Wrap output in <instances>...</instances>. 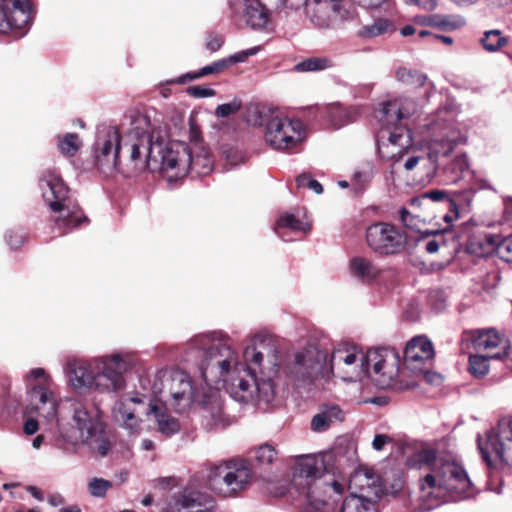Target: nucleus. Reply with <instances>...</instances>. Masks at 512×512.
Masks as SVG:
<instances>
[{
	"mask_svg": "<svg viewBox=\"0 0 512 512\" xmlns=\"http://www.w3.org/2000/svg\"><path fill=\"white\" fill-rule=\"evenodd\" d=\"M408 236L394 225L376 222L366 229V242L369 248L380 255H393L403 250Z\"/></svg>",
	"mask_w": 512,
	"mask_h": 512,
	"instance_id": "23",
	"label": "nucleus"
},
{
	"mask_svg": "<svg viewBox=\"0 0 512 512\" xmlns=\"http://www.w3.org/2000/svg\"><path fill=\"white\" fill-rule=\"evenodd\" d=\"M356 111L353 108L343 107L335 104L327 109V118L335 128H340L355 120Z\"/></svg>",
	"mask_w": 512,
	"mask_h": 512,
	"instance_id": "36",
	"label": "nucleus"
},
{
	"mask_svg": "<svg viewBox=\"0 0 512 512\" xmlns=\"http://www.w3.org/2000/svg\"><path fill=\"white\" fill-rule=\"evenodd\" d=\"M275 233L284 241H292L289 233L296 237H302L311 230V222L305 212L282 214L275 225Z\"/></svg>",
	"mask_w": 512,
	"mask_h": 512,
	"instance_id": "26",
	"label": "nucleus"
},
{
	"mask_svg": "<svg viewBox=\"0 0 512 512\" xmlns=\"http://www.w3.org/2000/svg\"><path fill=\"white\" fill-rule=\"evenodd\" d=\"M224 43V40L221 36L211 35L208 37L206 41V47L208 50L212 52L218 51Z\"/></svg>",
	"mask_w": 512,
	"mask_h": 512,
	"instance_id": "56",
	"label": "nucleus"
},
{
	"mask_svg": "<svg viewBox=\"0 0 512 512\" xmlns=\"http://www.w3.org/2000/svg\"><path fill=\"white\" fill-rule=\"evenodd\" d=\"M407 464L424 472L419 480V500L424 510L473 495L472 482L464 467L434 449L415 452Z\"/></svg>",
	"mask_w": 512,
	"mask_h": 512,
	"instance_id": "3",
	"label": "nucleus"
},
{
	"mask_svg": "<svg viewBox=\"0 0 512 512\" xmlns=\"http://www.w3.org/2000/svg\"><path fill=\"white\" fill-rule=\"evenodd\" d=\"M111 487L112 483L103 478H92L88 484L89 493L94 497H104Z\"/></svg>",
	"mask_w": 512,
	"mask_h": 512,
	"instance_id": "43",
	"label": "nucleus"
},
{
	"mask_svg": "<svg viewBox=\"0 0 512 512\" xmlns=\"http://www.w3.org/2000/svg\"><path fill=\"white\" fill-rule=\"evenodd\" d=\"M375 176V167L373 162L365 161L361 163L354 171L352 176V185L356 193H361L372 181Z\"/></svg>",
	"mask_w": 512,
	"mask_h": 512,
	"instance_id": "34",
	"label": "nucleus"
},
{
	"mask_svg": "<svg viewBox=\"0 0 512 512\" xmlns=\"http://www.w3.org/2000/svg\"><path fill=\"white\" fill-rule=\"evenodd\" d=\"M440 241L436 239H431L426 242V251L428 253H436L439 250Z\"/></svg>",
	"mask_w": 512,
	"mask_h": 512,
	"instance_id": "61",
	"label": "nucleus"
},
{
	"mask_svg": "<svg viewBox=\"0 0 512 512\" xmlns=\"http://www.w3.org/2000/svg\"><path fill=\"white\" fill-rule=\"evenodd\" d=\"M296 184L299 188H307L316 194H321L323 192L322 185L317 180L311 178L308 174L299 175L296 178Z\"/></svg>",
	"mask_w": 512,
	"mask_h": 512,
	"instance_id": "46",
	"label": "nucleus"
},
{
	"mask_svg": "<svg viewBox=\"0 0 512 512\" xmlns=\"http://www.w3.org/2000/svg\"><path fill=\"white\" fill-rule=\"evenodd\" d=\"M406 156H407V159L405 160L403 167L406 171H411L417 166L421 157L418 155H414V154L410 155V153Z\"/></svg>",
	"mask_w": 512,
	"mask_h": 512,
	"instance_id": "59",
	"label": "nucleus"
},
{
	"mask_svg": "<svg viewBox=\"0 0 512 512\" xmlns=\"http://www.w3.org/2000/svg\"><path fill=\"white\" fill-rule=\"evenodd\" d=\"M255 457L261 464H271L277 458V451L271 445L265 444L256 450Z\"/></svg>",
	"mask_w": 512,
	"mask_h": 512,
	"instance_id": "45",
	"label": "nucleus"
},
{
	"mask_svg": "<svg viewBox=\"0 0 512 512\" xmlns=\"http://www.w3.org/2000/svg\"><path fill=\"white\" fill-rule=\"evenodd\" d=\"M479 43L486 52L496 53L506 47L509 39L498 29L487 30L479 39Z\"/></svg>",
	"mask_w": 512,
	"mask_h": 512,
	"instance_id": "35",
	"label": "nucleus"
},
{
	"mask_svg": "<svg viewBox=\"0 0 512 512\" xmlns=\"http://www.w3.org/2000/svg\"><path fill=\"white\" fill-rule=\"evenodd\" d=\"M344 418L345 413L338 405L326 404L311 419V429L314 432H324L332 424L342 422Z\"/></svg>",
	"mask_w": 512,
	"mask_h": 512,
	"instance_id": "32",
	"label": "nucleus"
},
{
	"mask_svg": "<svg viewBox=\"0 0 512 512\" xmlns=\"http://www.w3.org/2000/svg\"><path fill=\"white\" fill-rule=\"evenodd\" d=\"M57 146L59 151L65 156H74L82 146L78 134L66 133L57 137Z\"/></svg>",
	"mask_w": 512,
	"mask_h": 512,
	"instance_id": "40",
	"label": "nucleus"
},
{
	"mask_svg": "<svg viewBox=\"0 0 512 512\" xmlns=\"http://www.w3.org/2000/svg\"><path fill=\"white\" fill-rule=\"evenodd\" d=\"M138 363L135 352L117 350L91 358L68 357L63 372L68 386L75 392L117 394L126 389L125 375Z\"/></svg>",
	"mask_w": 512,
	"mask_h": 512,
	"instance_id": "4",
	"label": "nucleus"
},
{
	"mask_svg": "<svg viewBox=\"0 0 512 512\" xmlns=\"http://www.w3.org/2000/svg\"><path fill=\"white\" fill-rule=\"evenodd\" d=\"M214 66V71L218 74L222 72L229 64L228 58L220 59L212 63Z\"/></svg>",
	"mask_w": 512,
	"mask_h": 512,
	"instance_id": "62",
	"label": "nucleus"
},
{
	"mask_svg": "<svg viewBox=\"0 0 512 512\" xmlns=\"http://www.w3.org/2000/svg\"><path fill=\"white\" fill-rule=\"evenodd\" d=\"M413 375L416 377H419L427 384H430L432 386H439L443 382V377L441 374L437 372H433L430 370V365H427L425 369L421 372H415Z\"/></svg>",
	"mask_w": 512,
	"mask_h": 512,
	"instance_id": "47",
	"label": "nucleus"
},
{
	"mask_svg": "<svg viewBox=\"0 0 512 512\" xmlns=\"http://www.w3.org/2000/svg\"><path fill=\"white\" fill-rule=\"evenodd\" d=\"M25 234L21 230H8L5 234L6 243L12 248L17 249L25 242Z\"/></svg>",
	"mask_w": 512,
	"mask_h": 512,
	"instance_id": "48",
	"label": "nucleus"
},
{
	"mask_svg": "<svg viewBox=\"0 0 512 512\" xmlns=\"http://www.w3.org/2000/svg\"><path fill=\"white\" fill-rule=\"evenodd\" d=\"M228 342L229 336L219 332L199 334L189 341L190 347L204 351L202 378L215 389L224 388L238 402L270 403L282 363L275 340L266 333L251 336L243 348V362Z\"/></svg>",
	"mask_w": 512,
	"mask_h": 512,
	"instance_id": "1",
	"label": "nucleus"
},
{
	"mask_svg": "<svg viewBox=\"0 0 512 512\" xmlns=\"http://www.w3.org/2000/svg\"><path fill=\"white\" fill-rule=\"evenodd\" d=\"M123 140L122 120L118 126L101 125L97 128L93 158L101 173L110 175L118 168L120 153L123 151Z\"/></svg>",
	"mask_w": 512,
	"mask_h": 512,
	"instance_id": "19",
	"label": "nucleus"
},
{
	"mask_svg": "<svg viewBox=\"0 0 512 512\" xmlns=\"http://www.w3.org/2000/svg\"><path fill=\"white\" fill-rule=\"evenodd\" d=\"M327 352L309 345L297 350L283 368L287 381L295 387H308L328 381Z\"/></svg>",
	"mask_w": 512,
	"mask_h": 512,
	"instance_id": "12",
	"label": "nucleus"
},
{
	"mask_svg": "<svg viewBox=\"0 0 512 512\" xmlns=\"http://www.w3.org/2000/svg\"><path fill=\"white\" fill-rule=\"evenodd\" d=\"M166 164V176L169 181L184 178L189 172L195 176H206L213 170V159L209 150L199 140L190 144L172 141Z\"/></svg>",
	"mask_w": 512,
	"mask_h": 512,
	"instance_id": "10",
	"label": "nucleus"
},
{
	"mask_svg": "<svg viewBox=\"0 0 512 512\" xmlns=\"http://www.w3.org/2000/svg\"><path fill=\"white\" fill-rule=\"evenodd\" d=\"M259 50V47H251L249 49L236 52L233 55L227 57L229 60V64L243 63L249 57L256 55L259 52Z\"/></svg>",
	"mask_w": 512,
	"mask_h": 512,
	"instance_id": "49",
	"label": "nucleus"
},
{
	"mask_svg": "<svg viewBox=\"0 0 512 512\" xmlns=\"http://www.w3.org/2000/svg\"><path fill=\"white\" fill-rule=\"evenodd\" d=\"M38 429H39V424H38L37 420H35V419H28L24 423L23 430H24V433L27 435L35 434L38 431Z\"/></svg>",
	"mask_w": 512,
	"mask_h": 512,
	"instance_id": "60",
	"label": "nucleus"
},
{
	"mask_svg": "<svg viewBox=\"0 0 512 512\" xmlns=\"http://www.w3.org/2000/svg\"><path fill=\"white\" fill-rule=\"evenodd\" d=\"M426 202L427 200L424 197V193H422L421 195L412 198L410 204L414 208H422Z\"/></svg>",
	"mask_w": 512,
	"mask_h": 512,
	"instance_id": "63",
	"label": "nucleus"
},
{
	"mask_svg": "<svg viewBox=\"0 0 512 512\" xmlns=\"http://www.w3.org/2000/svg\"><path fill=\"white\" fill-rule=\"evenodd\" d=\"M482 459L489 467L512 466V418L502 419L485 437H477Z\"/></svg>",
	"mask_w": 512,
	"mask_h": 512,
	"instance_id": "16",
	"label": "nucleus"
},
{
	"mask_svg": "<svg viewBox=\"0 0 512 512\" xmlns=\"http://www.w3.org/2000/svg\"><path fill=\"white\" fill-rule=\"evenodd\" d=\"M156 412V402L147 394L131 391L120 395L112 407V416L115 422L131 433L140 430L144 416Z\"/></svg>",
	"mask_w": 512,
	"mask_h": 512,
	"instance_id": "17",
	"label": "nucleus"
},
{
	"mask_svg": "<svg viewBox=\"0 0 512 512\" xmlns=\"http://www.w3.org/2000/svg\"><path fill=\"white\" fill-rule=\"evenodd\" d=\"M227 161L232 165H237L239 162L243 161V156L238 152H233L232 154L226 155Z\"/></svg>",
	"mask_w": 512,
	"mask_h": 512,
	"instance_id": "64",
	"label": "nucleus"
},
{
	"mask_svg": "<svg viewBox=\"0 0 512 512\" xmlns=\"http://www.w3.org/2000/svg\"><path fill=\"white\" fill-rule=\"evenodd\" d=\"M328 379L334 375L343 381L353 382L367 375V351L352 343H338L327 355Z\"/></svg>",
	"mask_w": 512,
	"mask_h": 512,
	"instance_id": "15",
	"label": "nucleus"
},
{
	"mask_svg": "<svg viewBox=\"0 0 512 512\" xmlns=\"http://www.w3.org/2000/svg\"><path fill=\"white\" fill-rule=\"evenodd\" d=\"M348 269L352 278L366 285L375 283L384 271L377 262L361 255L349 260Z\"/></svg>",
	"mask_w": 512,
	"mask_h": 512,
	"instance_id": "27",
	"label": "nucleus"
},
{
	"mask_svg": "<svg viewBox=\"0 0 512 512\" xmlns=\"http://www.w3.org/2000/svg\"><path fill=\"white\" fill-rule=\"evenodd\" d=\"M352 494L379 498L382 493L380 476L367 466H360L350 475L348 482L332 464L331 454L304 455L293 467L288 494L311 511L333 506L346 489Z\"/></svg>",
	"mask_w": 512,
	"mask_h": 512,
	"instance_id": "2",
	"label": "nucleus"
},
{
	"mask_svg": "<svg viewBox=\"0 0 512 512\" xmlns=\"http://www.w3.org/2000/svg\"><path fill=\"white\" fill-rule=\"evenodd\" d=\"M159 371H157L152 380V394L155 398H159L163 393L167 392V382L158 379Z\"/></svg>",
	"mask_w": 512,
	"mask_h": 512,
	"instance_id": "53",
	"label": "nucleus"
},
{
	"mask_svg": "<svg viewBox=\"0 0 512 512\" xmlns=\"http://www.w3.org/2000/svg\"><path fill=\"white\" fill-rule=\"evenodd\" d=\"M424 197L426 200H431L433 202H441L443 200L450 199L445 191L442 190H430L427 192H424Z\"/></svg>",
	"mask_w": 512,
	"mask_h": 512,
	"instance_id": "55",
	"label": "nucleus"
},
{
	"mask_svg": "<svg viewBox=\"0 0 512 512\" xmlns=\"http://www.w3.org/2000/svg\"><path fill=\"white\" fill-rule=\"evenodd\" d=\"M498 251L508 262H512V235L499 244Z\"/></svg>",
	"mask_w": 512,
	"mask_h": 512,
	"instance_id": "52",
	"label": "nucleus"
},
{
	"mask_svg": "<svg viewBox=\"0 0 512 512\" xmlns=\"http://www.w3.org/2000/svg\"><path fill=\"white\" fill-rule=\"evenodd\" d=\"M472 343L474 348L478 351L500 347L502 352L489 355L491 359H501L508 354L507 340L501 337L494 329L473 331Z\"/></svg>",
	"mask_w": 512,
	"mask_h": 512,
	"instance_id": "29",
	"label": "nucleus"
},
{
	"mask_svg": "<svg viewBox=\"0 0 512 512\" xmlns=\"http://www.w3.org/2000/svg\"><path fill=\"white\" fill-rule=\"evenodd\" d=\"M417 111V104L410 98H399L383 103L379 113L380 119L388 125H394L399 121L408 119Z\"/></svg>",
	"mask_w": 512,
	"mask_h": 512,
	"instance_id": "28",
	"label": "nucleus"
},
{
	"mask_svg": "<svg viewBox=\"0 0 512 512\" xmlns=\"http://www.w3.org/2000/svg\"><path fill=\"white\" fill-rule=\"evenodd\" d=\"M202 495L191 488L175 493L167 503V512H200Z\"/></svg>",
	"mask_w": 512,
	"mask_h": 512,
	"instance_id": "30",
	"label": "nucleus"
},
{
	"mask_svg": "<svg viewBox=\"0 0 512 512\" xmlns=\"http://www.w3.org/2000/svg\"><path fill=\"white\" fill-rule=\"evenodd\" d=\"M399 218L406 228H409V229L417 228V222H418L417 217L414 216L406 208L403 207L399 210Z\"/></svg>",
	"mask_w": 512,
	"mask_h": 512,
	"instance_id": "51",
	"label": "nucleus"
},
{
	"mask_svg": "<svg viewBox=\"0 0 512 512\" xmlns=\"http://www.w3.org/2000/svg\"><path fill=\"white\" fill-rule=\"evenodd\" d=\"M189 94L198 97V98H205V97H212L216 94L215 90L208 87H202V86H194L189 88Z\"/></svg>",
	"mask_w": 512,
	"mask_h": 512,
	"instance_id": "54",
	"label": "nucleus"
},
{
	"mask_svg": "<svg viewBox=\"0 0 512 512\" xmlns=\"http://www.w3.org/2000/svg\"><path fill=\"white\" fill-rule=\"evenodd\" d=\"M264 117L261 121L265 126L264 140L270 148L288 154L302 150L308 138V128L303 121L277 112Z\"/></svg>",
	"mask_w": 512,
	"mask_h": 512,
	"instance_id": "11",
	"label": "nucleus"
},
{
	"mask_svg": "<svg viewBox=\"0 0 512 512\" xmlns=\"http://www.w3.org/2000/svg\"><path fill=\"white\" fill-rule=\"evenodd\" d=\"M39 189L53 213L52 221L59 235H64L87 221L80 207L68 197L69 190L56 171L43 172L39 178Z\"/></svg>",
	"mask_w": 512,
	"mask_h": 512,
	"instance_id": "8",
	"label": "nucleus"
},
{
	"mask_svg": "<svg viewBox=\"0 0 512 512\" xmlns=\"http://www.w3.org/2000/svg\"><path fill=\"white\" fill-rule=\"evenodd\" d=\"M80 443L89 445L93 451L97 452L101 456H105L111 447L110 442L104 438L100 427H98L97 432L92 435L91 439L87 441H80Z\"/></svg>",
	"mask_w": 512,
	"mask_h": 512,
	"instance_id": "42",
	"label": "nucleus"
},
{
	"mask_svg": "<svg viewBox=\"0 0 512 512\" xmlns=\"http://www.w3.org/2000/svg\"><path fill=\"white\" fill-rule=\"evenodd\" d=\"M489 356L470 355L469 372L476 378H482L489 372Z\"/></svg>",
	"mask_w": 512,
	"mask_h": 512,
	"instance_id": "41",
	"label": "nucleus"
},
{
	"mask_svg": "<svg viewBox=\"0 0 512 512\" xmlns=\"http://www.w3.org/2000/svg\"><path fill=\"white\" fill-rule=\"evenodd\" d=\"M448 208L450 213L445 214L443 216V220L447 223H452L455 219L458 218V206L452 199H448Z\"/></svg>",
	"mask_w": 512,
	"mask_h": 512,
	"instance_id": "58",
	"label": "nucleus"
},
{
	"mask_svg": "<svg viewBox=\"0 0 512 512\" xmlns=\"http://www.w3.org/2000/svg\"><path fill=\"white\" fill-rule=\"evenodd\" d=\"M209 74H217L214 71V66L212 63L202 67L201 69H199L196 72L186 73L184 75H181L177 79L171 80L170 83L185 84L187 82L201 78V77L209 75Z\"/></svg>",
	"mask_w": 512,
	"mask_h": 512,
	"instance_id": "44",
	"label": "nucleus"
},
{
	"mask_svg": "<svg viewBox=\"0 0 512 512\" xmlns=\"http://www.w3.org/2000/svg\"><path fill=\"white\" fill-rule=\"evenodd\" d=\"M434 357L432 342L425 336H416L411 339L404 351V367L412 374L421 372L427 365H431Z\"/></svg>",
	"mask_w": 512,
	"mask_h": 512,
	"instance_id": "25",
	"label": "nucleus"
},
{
	"mask_svg": "<svg viewBox=\"0 0 512 512\" xmlns=\"http://www.w3.org/2000/svg\"><path fill=\"white\" fill-rule=\"evenodd\" d=\"M300 9H303L306 17L319 28L350 21L357 16V9L349 0H301L293 11Z\"/></svg>",
	"mask_w": 512,
	"mask_h": 512,
	"instance_id": "20",
	"label": "nucleus"
},
{
	"mask_svg": "<svg viewBox=\"0 0 512 512\" xmlns=\"http://www.w3.org/2000/svg\"><path fill=\"white\" fill-rule=\"evenodd\" d=\"M395 77L399 82L413 87H423L427 82L425 74L406 67H399L395 71Z\"/></svg>",
	"mask_w": 512,
	"mask_h": 512,
	"instance_id": "38",
	"label": "nucleus"
},
{
	"mask_svg": "<svg viewBox=\"0 0 512 512\" xmlns=\"http://www.w3.org/2000/svg\"><path fill=\"white\" fill-rule=\"evenodd\" d=\"M252 471L244 461L228 462L211 469L209 488L222 497H236L248 489Z\"/></svg>",
	"mask_w": 512,
	"mask_h": 512,
	"instance_id": "18",
	"label": "nucleus"
},
{
	"mask_svg": "<svg viewBox=\"0 0 512 512\" xmlns=\"http://www.w3.org/2000/svg\"><path fill=\"white\" fill-rule=\"evenodd\" d=\"M378 499L350 493L342 503L340 512H378Z\"/></svg>",
	"mask_w": 512,
	"mask_h": 512,
	"instance_id": "33",
	"label": "nucleus"
},
{
	"mask_svg": "<svg viewBox=\"0 0 512 512\" xmlns=\"http://www.w3.org/2000/svg\"><path fill=\"white\" fill-rule=\"evenodd\" d=\"M28 397L27 411L36 413L47 421L56 420L60 414L52 376L41 367L29 370L23 378Z\"/></svg>",
	"mask_w": 512,
	"mask_h": 512,
	"instance_id": "13",
	"label": "nucleus"
},
{
	"mask_svg": "<svg viewBox=\"0 0 512 512\" xmlns=\"http://www.w3.org/2000/svg\"><path fill=\"white\" fill-rule=\"evenodd\" d=\"M241 107L240 102L233 101L230 103H224L219 105L215 110V115L217 117H228L234 113H236Z\"/></svg>",
	"mask_w": 512,
	"mask_h": 512,
	"instance_id": "50",
	"label": "nucleus"
},
{
	"mask_svg": "<svg viewBox=\"0 0 512 512\" xmlns=\"http://www.w3.org/2000/svg\"><path fill=\"white\" fill-rule=\"evenodd\" d=\"M397 30L396 20L392 15L375 17L372 22L362 26L358 35L363 39L390 36Z\"/></svg>",
	"mask_w": 512,
	"mask_h": 512,
	"instance_id": "31",
	"label": "nucleus"
},
{
	"mask_svg": "<svg viewBox=\"0 0 512 512\" xmlns=\"http://www.w3.org/2000/svg\"><path fill=\"white\" fill-rule=\"evenodd\" d=\"M152 414L155 416L158 430L162 434L170 436V435H173V434L179 432V430H180L179 421L175 417L169 415L168 413L159 411L157 405H156V412H152L151 415Z\"/></svg>",
	"mask_w": 512,
	"mask_h": 512,
	"instance_id": "39",
	"label": "nucleus"
},
{
	"mask_svg": "<svg viewBox=\"0 0 512 512\" xmlns=\"http://www.w3.org/2000/svg\"><path fill=\"white\" fill-rule=\"evenodd\" d=\"M65 404L72 423L66 426L64 417L60 414L56 422L58 436L55 438V444L60 449L68 450L70 446L92 438L100 427V412L79 399L69 398Z\"/></svg>",
	"mask_w": 512,
	"mask_h": 512,
	"instance_id": "9",
	"label": "nucleus"
},
{
	"mask_svg": "<svg viewBox=\"0 0 512 512\" xmlns=\"http://www.w3.org/2000/svg\"><path fill=\"white\" fill-rule=\"evenodd\" d=\"M158 379L167 382V392L171 396L170 406L177 413H186L195 402H201L204 405L202 416L207 420V427L212 429L223 423L222 407L216 395L219 389L205 383L210 390L208 394H204L203 399H200L190 376L184 371L159 370ZM203 381L206 382L204 379Z\"/></svg>",
	"mask_w": 512,
	"mask_h": 512,
	"instance_id": "6",
	"label": "nucleus"
},
{
	"mask_svg": "<svg viewBox=\"0 0 512 512\" xmlns=\"http://www.w3.org/2000/svg\"><path fill=\"white\" fill-rule=\"evenodd\" d=\"M334 67V62L329 57H310L297 63L294 67L297 72H319Z\"/></svg>",
	"mask_w": 512,
	"mask_h": 512,
	"instance_id": "37",
	"label": "nucleus"
},
{
	"mask_svg": "<svg viewBox=\"0 0 512 512\" xmlns=\"http://www.w3.org/2000/svg\"><path fill=\"white\" fill-rule=\"evenodd\" d=\"M122 133V153L126 157V165L137 173L159 170L165 177L167 152L172 142L166 130L153 124L140 111L130 110L122 117Z\"/></svg>",
	"mask_w": 512,
	"mask_h": 512,
	"instance_id": "5",
	"label": "nucleus"
},
{
	"mask_svg": "<svg viewBox=\"0 0 512 512\" xmlns=\"http://www.w3.org/2000/svg\"><path fill=\"white\" fill-rule=\"evenodd\" d=\"M391 442H392L391 437H389L385 434H377V435H375V437L373 439L372 446L375 450L381 451L386 444L391 443Z\"/></svg>",
	"mask_w": 512,
	"mask_h": 512,
	"instance_id": "57",
	"label": "nucleus"
},
{
	"mask_svg": "<svg viewBox=\"0 0 512 512\" xmlns=\"http://www.w3.org/2000/svg\"><path fill=\"white\" fill-rule=\"evenodd\" d=\"M377 146L382 159L397 163L408 155L413 147L411 132L405 126H395L392 131L381 130Z\"/></svg>",
	"mask_w": 512,
	"mask_h": 512,
	"instance_id": "24",
	"label": "nucleus"
},
{
	"mask_svg": "<svg viewBox=\"0 0 512 512\" xmlns=\"http://www.w3.org/2000/svg\"><path fill=\"white\" fill-rule=\"evenodd\" d=\"M33 14L29 0H0V35L22 38L30 29Z\"/></svg>",
	"mask_w": 512,
	"mask_h": 512,
	"instance_id": "21",
	"label": "nucleus"
},
{
	"mask_svg": "<svg viewBox=\"0 0 512 512\" xmlns=\"http://www.w3.org/2000/svg\"><path fill=\"white\" fill-rule=\"evenodd\" d=\"M420 145L427 150L428 158L436 163L440 157L451 154L455 146L464 140L457 127L455 113L448 108H440L428 115L418 127Z\"/></svg>",
	"mask_w": 512,
	"mask_h": 512,
	"instance_id": "7",
	"label": "nucleus"
},
{
	"mask_svg": "<svg viewBox=\"0 0 512 512\" xmlns=\"http://www.w3.org/2000/svg\"><path fill=\"white\" fill-rule=\"evenodd\" d=\"M300 3L301 0H228L232 13L254 30L266 29L272 12L294 10Z\"/></svg>",
	"mask_w": 512,
	"mask_h": 512,
	"instance_id": "14",
	"label": "nucleus"
},
{
	"mask_svg": "<svg viewBox=\"0 0 512 512\" xmlns=\"http://www.w3.org/2000/svg\"><path fill=\"white\" fill-rule=\"evenodd\" d=\"M401 358L392 347H376L367 350V376L382 387H390L400 372Z\"/></svg>",
	"mask_w": 512,
	"mask_h": 512,
	"instance_id": "22",
	"label": "nucleus"
}]
</instances>
